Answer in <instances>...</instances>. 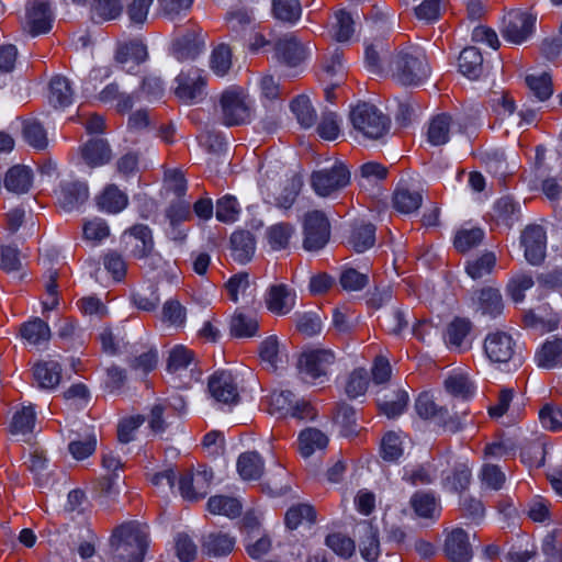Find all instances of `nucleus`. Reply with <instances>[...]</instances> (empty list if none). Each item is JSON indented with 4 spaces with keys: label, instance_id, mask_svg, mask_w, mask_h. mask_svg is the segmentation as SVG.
Wrapping results in <instances>:
<instances>
[{
    "label": "nucleus",
    "instance_id": "nucleus-1",
    "mask_svg": "<svg viewBox=\"0 0 562 562\" xmlns=\"http://www.w3.org/2000/svg\"><path fill=\"white\" fill-rule=\"evenodd\" d=\"M386 75L402 86H419L430 75L427 56L418 46L395 50L387 60Z\"/></svg>",
    "mask_w": 562,
    "mask_h": 562
},
{
    "label": "nucleus",
    "instance_id": "nucleus-2",
    "mask_svg": "<svg viewBox=\"0 0 562 562\" xmlns=\"http://www.w3.org/2000/svg\"><path fill=\"white\" fill-rule=\"evenodd\" d=\"M148 547V527L139 522H126L111 537L113 562H144Z\"/></svg>",
    "mask_w": 562,
    "mask_h": 562
},
{
    "label": "nucleus",
    "instance_id": "nucleus-3",
    "mask_svg": "<svg viewBox=\"0 0 562 562\" xmlns=\"http://www.w3.org/2000/svg\"><path fill=\"white\" fill-rule=\"evenodd\" d=\"M122 244L126 251L136 259H144L145 265L157 269L168 266L170 280L177 279V269L170 267L161 255L155 250L153 231L145 224H136L124 231L121 236Z\"/></svg>",
    "mask_w": 562,
    "mask_h": 562
},
{
    "label": "nucleus",
    "instance_id": "nucleus-4",
    "mask_svg": "<svg viewBox=\"0 0 562 562\" xmlns=\"http://www.w3.org/2000/svg\"><path fill=\"white\" fill-rule=\"evenodd\" d=\"M349 116L353 128L367 138L379 139L389 132V117L373 104L359 103Z\"/></svg>",
    "mask_w": 562,
    "mask_h": 562
},
{
    "label": "nucleus",
    "instance_id": "nucleus-5",
    "mask_svg": "<svg viewBox=\"0 0 562 562\" xmlns=\"http://www.w3.org/2000/svg\"><path fill=\"white\" fill-rule=\"evenodd\" d=\"M336 357L329 349H312L301 353L297 360L300 378L306 383H324Z\"/></svg>",
    "mask_w": 562,
    "mask_h": 562
},
{
    "label": "nucleus",
    "instance_id": "nucleus-6",
    "mask_svg": "<svg viewBox=\"0 0 562 562\" xmlns=\"http://www.w3.org/2000/svg\"><path fill=\"white\" fill-rule=\"evenodd\" d=\"M266 403L271 415L296 419H313L315 417L313 406L304 400L295 398V395L289 390L271 392L267 396Z\"/></svg>",
    "mask_w": 562,
    "mask_h": 562
},
{
    "label": "nucleus",
    "instance_id": "nucleus-7",
    "mask_svg": "<svg viewBox=\"0 0 562 562\" xmlns=\"http://www.w3.org/2000/svg\"><path fill=\"white\" fill-rule=\"evenodd\" d=\"M222 121L226 126L248 123L251 117V105L244 90L238 87L226 89L220 99Z\"/></svg>",
    "mask_w": 562,
    "mask_h": 562
},
{
    "label": "nucleus",
    "instance_id": "nucleus-8",
    "mask_svg": "<svg viewBox=\"0 0 562 562\" xmlns=\"http://www.w3.org/2000/svg\"><path fill=\"white\" fill-rule=\"evenodd\" d=\"M350 181V172L347 167L336 161L330 168L316 170L311 176V186L319 196L330 194L344 189Z\"/></svg>",
    "mask_w": 562,
    "mask_h": 562
},
{
    "label": "nucleus",
    "instance_id": "nucleus-9",
    "mask_svg": "<svg viewBox=\"0 0 562 562\" xmlns=\"http://www.w3.org/2000/svg\"><path fill=\"white\" fill-rule=\"evenodd\" d=\"M175 82V94L183 103H196L205 95L206 75L199 68L181 70Z\"/></svg>",
    "mask_w": 562,
    "mask_h": 562
},
{
    "label": "nucleus",
    "instance_id": "nucleus-10",
    "mask_svg": "<svg viewBox=\"0 0 562 562\" xmlns=\"http://www.w3.org/2000/svg\"><path fill=\"white\" fill-rule=\"evenodd\" d=\"M53 20V12L47 0H31L26 4L22 29L30 35L37 36L50 31Z\"/></svg>",
    "mask_w": 562,
    "mask_h": 562
},
{
    "label": "nucleus",
    "instance_id": "nucleus-11",
    "mask_svg": "<svg viewBox=\"0 0 562 562\" xmlns=\"http://www.w3.org/2000/svg\"><path fill=\"white\" fill-rule=\"evenodd\" d=\"M536 15L526 11H512L504 19L503 37L514 44L524 43L535 31Z\"/></svg>",
    "mask_w": 562,
    "mask_h": 562
},
{
    "label": "nucleus",
    "instance_id": "nucleus-12",
    "mask_svg": "<svg viewBox=\"0 0 562 562\" xmlns=\"http://www.w3.org/2000/svg\"><path fill=\"white\" fill-rule=\"evenodd\" d=\"M212 470L205 467L199 468L195 472H186L179 477V493L190 502L203 498L213 482Z\"/></svg>",
    "mask_w": 562,
    "mask_h": 562
},
{
    "label": "nucleus",
    "instance_id": "nucleus-13",
    "mask_svg": "<svg viewBox=\"0 0 562 562\" xmlns=\"http://www.w3.org/2000/svg\"><path fill=\"white\" fill-rule=\"evenodd\" d=\"M304 241L306 250H319L329 239V223L324 213L312 211L304 218Z\"/></svg>",
    "mask_w": 562,
    "mask_h": 562
},
{
    "label": "nucleus",
    "instance_id": "nucleus-14",
    "mask_svg": "<svg viewBox=\"0 0 562 562\" xmlns=\"http://www.w3.org/2000/svg\"><path fill=\"white\" fill-rule=\"evenodd\" d=\"M525 258L531 265H539L546 257L547 233L541 225H529L520 237Z\"/></svg>",
    "mask_w": 562,
    "mask_h": 562
},
{
    "label": "nucleus",
    "instance_id": "nucleus-15",
    "mask_svg": "<svg viewBox=\"0 0 562 562\" xmlns=\"http://www.w3.org/2000/svg\"><path fill=\"white\" fill-rule=\"evenodd\" d=\"M207 389L211 396L218 403L232 405L239 400L237 383L231 372L213 373L209 379Z\"/></svg>",
    "mask_w": 562,
    "mask_h": 562
},
{
    "label": "nucleus",
    "instance_id": "nucleus-16",
    "mask_svg": "<svg viewBox=\"0 0 562 562\" xmlns=\"http://www.w3.org/2000/svg\"><path fill=\"white\" fill-rule=\"evenodd\" d=\"M515 348L513 337L505 331L490 333L484 340V351L492 362H508L515 355Z\"/></svg>",
    "mask_w": 562,
    "mask_h": 562
},
{
    "label": "nucleus",
    "instance_id": "nucleus-17",
    "mask_svg": "<svg viewBox=\"0 0 562 562\" xmlns=\"http://www.w3.org/2000/svg\"><path fill=\"white\" fill-rule=\"evenodd\" d=\"M274 50L277 58L289 67L299 66L310 53L308 46L301 43L294 34L280 37L274 45Z\"/></svg>",
    "mask_w": 562,
    "mask_h": 562
},
{
    "label": "nucleus",
    "instance_id": "nucleus-18",
    "mask_svg": "<svg viewBox=\"0 0 562 562\" xmlns=\"http://www.w3.org/2000/svg\"><path fill=\"white\" fill-rule=\"evenodd\" d=\"M148 58L146 45L139 40H132L120 43L115 52V61L126 72H134L135 69Z\"/></svg>",
    "mask_w": 562,
    "mask_h": 562
},
{
    "label": "nucleus",
    "instance_id": "nucleus-19",
    "mask_svg": "<svg viewBox=\"0 0 562 562\" xmlns=\"http://www.w3.org/2000/svg\"><path fill=\"white\" fill-rule=\"evenodd\" d=\"M443 552L450 562H470L472 548L468 533L461 528L446 531Z\"/></svg>",
    "mask_w": 562,
    "mask_h": 562
},
{
    "label": "nucleus",
    "instance_id": "nucleus-20",
    "mask_svg": "<svg viewBox=\"0 0 562 562\" xmlns=\"http://www.w3.org/2000/svg\"><path fill=\"white\" fill-rule=\"evenodd\" d=\"M246 532L245 547L248 555L252 559H260L271 548V540L261 535L259 522L256 518L246 517L244 521Z\"/></svg>",
    "mask_w": 562,
    "mask_h": 562
},
{
    "label": "nucleus",
    "instance_id": "nucleus-21",
    "mask_svg": "<svg viewBox=\"0 0 562 562\" xmlns=\"http://www.w3.org/2000/svg\"><path fill=\"white\" fill-rule=\"evenodd\" d=\"M295 299V292L285 284H273L268 289L266 305L276 315H286L293 310Z\"/></svg>",
    "mask_w": 562,
    "mask_h": 562
},
{
    "label": "nucleus",
    "instance_id": "nucleus-22",
    "mask_svg": "<svg viewBox=\"0 0 562 562\" xmlns=\"http://www.w3.org/2000/svg\"><path fill=\"white\" fill-rule=\"evenodd\" d=\"M415 409L419 417L424 419H434L451 431H458L461 428L460 423H454L453 420L448 423V411L443 407H438L428 393H423L417 397L415 402Z\"/></svg>",
    "mask_w": 562,
    "mask_h": 562
},
{
    "label": "nucleus",
    "instance_id": "nucleus-23",
    "mask_svg": "<svg viewBox=\"0 0 562 562\" xmlns=\"http://www.w3.org/2000/svg\"><path fill=\"white\" fill-rule=\"evenodd\" d=\"M89 198L86 182L65 181L58 191V203L66 212H71L82 205Z\"/></svg>",
    "mask_w": 562,
    "mask_h": 562
},
{
    "label": "nucleus",
    "instance_id": "nucleus-24",
    "mask_svg": "<svg viewBox=\"0 0 562 562\" xmlns=\"http://www.w3.org/2000/svg\"><path fill=\"white\" fill-rule=\"evenodd\" d=\"M458 125L461 130L462 125L456 122L453 117L447 113L434 116L428 124L427 142L432 146H441L449 142L453 127Z\"/></svg>",
    "mask_w": 562,
    "mask_h": 562
},
{
    "label": "nucleus",
    "instance_id": "nucleus-25",
    "mask_svg": "<svg viewBox=\"0 0 562 562\" xmlns=\"http://www.w3.org/2000/svg\"><path fill=\"white\" fill-rule=\"evenodd\" d=\"M536 364L546 370L562 367V337L548 338L535 353Z\"/></svg>",
    "mask_w": 562,
    "mask_h": 562
},
{
    "label": "nucleus",
    "instance_id": "nucleus-26",
    "mask_svg": "<svg viewBox=\"0 0 562 562\" xmlns=\"http://www.w3.org/2000/svg\"><path fill=\"white\" fill-rule=\"evenodd\" d=\"M204 46L201 30L190 31L183 36L177 38L172 44L173 56L179 61L195 58Z\"/></svg>",
    "mask_w": 562,
    "mask_h": 562
},
{
    "label": "nucleus",
    "instance_id": "nucleus-27",
    "mask_svg": "<svg viewBox=\"0 0 562 562\" xmlns=\"http://www.w3.org/2000/svg\"><path fill=\"white\" fill-rule=\"evenodd\" d=\"M259 333V319L252 313L237 308L229 319V334L234 338H252Z\"/></svg>",
    "mask_w": 562,
    "mask_h": 562
},
{
    "label": "nucleus",
    "instance_id": "nucleus-28",
    "mask_svg": "<svg viewBox=\"0 0 562 562\" xmlns=\"http://www.w3.org/2000/svg\"><path fill=\"white\" fill-rule=\"evenodd\" d=\"M236 539L223 531L210 532L202 542V552L210 558L228 555L235 547Z\"/></svg>",
    "mask_w": 562,
    "mask_h": 562
},
{
    "label": "nucleus",
    "instance_id": "nucleus-29",
    "mask_svg": "<svg viewBox=\"0 0 562 562\" xmlns=\"http://www.w3.org/2000/svg\"><path fill=\"white\" fill-rule=\"evenodd\" d=\"M387 53L389 44L384 40H375L368 44L364 49V63L369 71L374 75H386Z\"/></svg>",
    "mask_w": 562,
    "mask_h": 562
},
{
    "label": "nucleus",
    "instance_id": "nucleus-30",
    "mask_svg": "<svg viewBox=\"0 0 562 562\" xmlns=\"http://www.w3.org/2000/svg\"><path fill=\"white\" fill-rule=\"evenodd\" d=\"M471 328L472 324L469 319L461 317L454 318L447 327V345L461 352L468 350L471 346L468 339Z\"/></svg>",
    "mask_w": 562,
    "mask_h": 562
},
{
    "label": "nucleus",
    "instance_id": "nucleus-31",
    "mask_svg": "<svg viewBox=\"0 0 562 562\" xmlns=\"http://www.w3.org/2000/svg\"><path fill=\"white\" fill-rule=\"evenodd\" d=\"M504 311L503 297L498 289L483 288L477 295L476 312L490 318L498 317Z\"/></svg>",
    "mask_w": 562,
    "mask_h": 562
},
{
    "label": "nucleus",
    "instance_id": "nucleus-32",
    "mask_svg": "<svg viewBox=\"0 0 562 562\" xmlns=\"http://www.w3.org/2000/svg\"><path fill=\"white\" fill-rule=\"evenodd\" d=\"M97 204L105 213L117 214L127 206L128 196L115 184H109L97 196Z\"/></svg>",
    "mask_w": 562,
    "mask_h": 562
},
{
    "label": "nucleus",
    "instance_id": "nucleus-33",
    "mask_svg": "<svg viewBox=\"0 0 562 562\" xmlns=\"http://www.w3.org/2000/svg\"><path fill=\"white\" fill-rule=\"evenodd\" d=\"M81 157L91 167H100L108 164L112 158V151L104 139H90L81 147Z\"/></svg>",
    "mask_w": 562,
    "mask_h": 562
},
{
    "label": "nucleus",
    "instance_id": "nucleus-34",
    "mask_svg": "<svg viewBox=\"0 0 562 562\" xmlns=\"http://www.w3.org/2000/svg\"><path fill=\"white\" fill-rule=\"evenodd\" d=\"M255 239L249 232L238 231L231 236V256L239 262H248L255 254Z\"/></svg>",
    "mask_w": 562,
    "mask_h": 562
},
{
    "label": "nucleus",
    "instance_id": "nucleus-35",
    "mask_svg": "<svg viewBox=\"0 0 562 562\" xmlns=\"http://www.w3.org/2000/svg\"><path fill=\"white\" fill-rule=\"evenodd\" d=\"M61 368L57 361L38 362L33 368V376L38 387L52 390L60 382Z\"/></svg>",
    "mask_w": 562,
    "mask_h": 562
},
{
    "label": "nucleus",
    "instance_id": "nucleus-36",
    "mask_svg": "<svg viewBox=\"0 0 562 562\" xmlns=\"http://www.w3.org/2000/svg\"><path fill=\"white\" fill-rule=\"evenodd\" d=\"M327 445V435L317 428H306L300 432L299 449L304 458H308L317 451L325 450Z\"/></svg>",
    "mask_w": 562,
    "mask_h": 562
},
{
    "label": "nucleus",
    "instance_id": "nucleus-37",
    "mask_svg": "<svg viewBox=\"0 0 562 562\" xmlns=\"http://www.w3.org/2000/svg\"><path fill=\"white\" fill-rule=\"evenodd\" d=\"M35 422L34 407L32 405L23 406L13 414L10 431L14 436H21L23 440H29L33 434Z\"/></svg>",
    "mask_w": 562,
    "mask_h": 562
},
{
    "label": "nucleus",
    "instance_id": "nucleus-38",
    "mask_svg": "<svg viewBox=\"0 0 562 562\" xmlns=\"http://www.w3.org/2000/svg\"><path fill=\"white\" fill-rule=\"evenodd\" d=\"M225 288L229 299L234 303H238L239 300L249 303L255 297V288L250 283L249 276L247 273H237L233 276L226 282Z\"/></svg>",
    "mask_w": 562,
    "mask_h": 562
},
{
    "label": "nucleus",
    "instance_id": "nucleus-39",
    "mask_svg": "<svg viewBox=\"0 0 562 562\" xmlns=\"http://www.w3.org/2000/svg\"><path fill=\"white\" fill-rule=\"evenodd\" d=\"M21 337L30 346H41L50 338V329L47 323L41 318H34L24 323L20 328Z\"/></svg>",
    "mask_w": 562,
    "mask_h": 562
},
{
    "label": "nucleus",
    "instance_id": "nucleus-40",
    "mask_svg": "<svg viewBox=\"0 0 562 562\" xmlns=\"http://www.w3.org/2000/svg\"><path fill=\"white\" fill-rule=\"evenodd\" d=\"M3 183L10 192L25 193L32 186V171L25 166H13L5 173Z\"/></svg>",
    "mask_w": 562,
    "mask_h": 562
},
{
    "label": "nucleus",
    "instance_id": "nucleus-41",
    "mask_svg": "<svg viewBox=\"0 0 562 562\" xmlns=\"http://www.w3.org/2000/svg\"><path fill=\"white\" fill-rule=\"evenodd\" d=\"M265 470L262 458L255 451L245 452L237 460V471L245 481L258 480Z\"/></svg>",
    "mask_w": 562,
    "mask_h": 562
},
{
    "label": "nucleus",
    "instance_id": "nucleus-42",
    "mask_svg": "<svg viewBox=\"0 0 562 562\" xmlns=\"http://www.w3.org/2000/svg\"><path fill=\"white\" fill-rule=\"evenodd\" d=\"M72 89L69 80L63 76H55L49 82L48 101L54 108H65L72 102Z\"/></svg>",
    "mask_w": 562,
    "mask_h": 562
},
{
    "label": "nucleus",
    "instance_id": "nucleus-43",
    "mask_svg": "<svg viewBox=\"0 0 562 562\" xmlns=\"http://www.w3.org/2000/svg\"><path fill=\"white\" fill-rule=\"evenodd\" d=\"M359 550L367 562H375L380 555L378 530L370 524L361 526Z\"/></svg>",
    "mask_w": 562,
    "mask_h": 562
},
{
    "label": "nucleus",
    "instance_id": "nucleus-44",
    "mask_svg": "<svg viewBox=\"0 0 562 562\" xmlns=\"http://www.w3.org/2000/svg\"><path fill=\"white\" fill-rule=\"evenodd\" d=\"M445 387L452 396L462 400H469L474 396L476 389L471 379L461 371L450 374L445 381Z\"/></svg>",
    "mask_w": 562,
    "mask_h": 562
},
{
    "label": "nucleus",
    "instance_id": "nucleus-45",
    "mask_svg": "<svg viewBox=\"0 0 562 562\" xmlns=\"http://www.w3.org/2000/svg\"><path fill=\"white\" fill-rule=\"evenodd\" d=\"M415 514L420 518L437 519L440 515L438 499L430 493L417 492L411 498Z\"/></svg>",
    "mask_w": 562,
    "mask_h": 562
},
{
    "label": "nucleus",
    "instance_id": "nucleus-46",
    "mask_svg": "<svg viewBox=\"0 0 562 562\" xmlns=\"http://www.w3.org/2000/svg\"><path fill=\"white\" fill-rule=\"evenodd\" d=\"M459 69L470 79H477L483 71V57L475 47L464 48L459 56Z\"/></svg>",
    "mask_w": 562,
    "mask_h": 562
},
{
    "label": "nucleus",
    "instance_id": "nucleus-47",
    "mask_svg": "<svg viewBox=\"0 0 562 562\" xmlns=\"http://www.w3.org/2000/svg\"><path fill=\"white\" fill-rule=\"evenodd\" d=\"M423 203V196L419 191L408 188H397L393 195V206L402 214H412L416 212Z\"/></svg>",
    "mask_w": 562,
    "mask_h": 562
},
{
    "label": "nucleus",
    "instance_id": "nucleus-48",
    "mask_svg": "<svg viewBox=\"0 0 562 562\" xmlns=\"http://www.w3.org/2000/svg\"><path fill=\"white\" fill-rule=\"evenodd\" d=\"M484 239V231L475 226H462L454 235L453 246L459 252H468Z\"/></svg>",
    "mask_w": 562,
    "mask_h": 562
},
{
    "label": "nucleus",
    "instance_id": "nucleus-49",
    "mask_svg": "<svg viewBox=\"0 0 562 562\" xmlns=\"http://www.w3.org/2000/svg\"><path fill=\"white\" fill-rule=\"evenodd\" d=\"M496 256L492 251H485L481 256L469 259L465 263V271L473 280L490 276L496 266Z\"/></svg>",
    "mask_w": 562,
    "mask_h": 562
},
{
    "label": "nucleus",
    "instance_id": "nucleus-50",
    "mask_svg": "<svg viewBox=\"0 0 562 562\" xmlns=\"http://www.w3.org/2000/svg\"><path fill=\"white\" fill-rule=\"evenodd\" d=\"M195 364V356L192 350L183 345H177L169 351L167 370L170 373L181 374L182 371Z\"/></svg>",
    "mask_w": 562,
    "mask_h": 562
},
{
    "label": "nucleus",
    "instance_id": "nucleus-51",
    "mask_svg": "<svg viewBox=\"0 0 562 562\" xmlns=\"http://www.w3.org/2000/svg\"><path fill=\"white\" fill-rule=\"evenodd\" d=\"M227 29L236 36L241 35L254 23L252 12L245 7L232 8L225 15Z\"/></svg>",
    "mask_w": 562,
    "mask_h": 562
},
{
    "label": "nucleus",
    "instance_id": "nucleus-52",
    "mask_svg": "<svg viewBox=\"0 0 562 562\" xmlns=\"http://www.w3.org/2000/svg\"><path fill=\"white\" fill-rule=\"evenodd\" d=\"M375 241V227L370 223H360L353 226L349 237V245L357 251L363 252L371 248Z\"/></svg>",
    "mask_w": 562,
    "mask_h": 562
},
{
    "label": "nucleus",
    "instance_id": "nucleus-53",
    "mask_svg": "<svg viewBox=\"0 0 562 562\" xmlns=\"http://www.w3.org/2000/svg\"><path fill=\"white\" fill-rule=\"evenodd\" d=\"M271 11L274 19L294 24L302 15L300 0H272Z\"/></svg>",
    "mask_w": 562,
    "mask_h": 562
},
{
    "label": "nucleus",
    "instance_id": "nucleus-54",
    "mask_svg": "<svg viewBox=\"0 0 562 562\" xmlns=\"http://www.w3.org/2000/svg\"><path fill=\"white\" fill-rule=\"evenodd\" d=\"M207 510L214 515L234 518L240 514L241 505L239 501L234 497L215 495L207 501Z\"/></svg>",
    "mask_w": 562,
    "mask_h": 562
},
{
    "label": "nucleus",
    "instance_id": "nucleus-55",
    "mask_svg": "<svg viewBox=\"0 0 562 562\" xmlns=\"http://www.w3.org/2000/svg\"><path fill=\"white\" fill-rule=\"evenodd\" d=\"M407 403V392L398 389L391 396L385 394L382 400H379V408L389 418H394L405 411Z\"/></svg>",
    "mask_w": 562,
    "mask_h": 562
},
{
    "label": "nucleus",
    "instance_id": "nucleus-56",
    "mask_svg": "<svg viewBox=\"0 0 562 562\" xmlns=\"http://www.w3.org/2000/svg\"><path fill=\"white\" fill-rule=\"evenodd\" d=\"M411 2L417 20L425 23H435L440 19L442 0H411Z\"/></svg>",
    "mask_w": 562,
    "mask_h": 562
},
{
    "label": "nucleus",
    "instance_id": "nucleus-57",
    "mask_svg": "<svg viewBox=\"0 0 562 562\" xmlns=\"http://www.w3.org/2000/svg\"><path fill=\"white\" fill-rule=\"evenodd\" d=\"M120 0H92L90 14L95 22L114 20L122 13Z\"/></svg>",
    "mask_w": 562,
    "mask_h": 562
},
{
    "label": "nucleus",
    "instance_id": "nucleus-58",
    "mask_svg": "<svg viewBox=\"0 0 562 562\" xmlns=\"http://www.w3.org/2000/svg\"><path fill=\"white\" fill-rule=\"evenodd\" d=\"M324 80H328V87H339L345 76L341 53L335 50L323 61Z\"/></svg>",
    "mask_w": 562,
    "mask_h": 562
},
{
    "label": "nucleus",
    "instance_id": "nucleus-59",
    "mask_svg": "<svg viewBox=\"0 0 562 562\" xmlns=\"http://www.w3.org/2000/svg\"><path fill=\"white\" fill-rule=\"evenodd\" d=\"M291 111L295 115L300 125L310 128L315 124L316 112L306 95H299L291 102Z\"/></svg>",
    "mask_w": 562,
    "mask_h": 562
},
{
    "label": "nucleus",
    "instance_id": "nucleus-60",
    "mask_svg": "<svg viewBox=\"0 0 562 562\" xmlns=\"http://www.w3.org/2000/svg\"><path fill=\"white\" fill-rule=\"evenodd\" d=\"M526 85L539 101H546L552 95V79L546 71L528 75Z\"/></svg>",
    "mask_w": 562,
    "mask_h": 562
},
{
    "label": "nucleus",
    "instance_id": "nucleus-61",
    "mask_svg": "<svg viewBox=\"0 0 562 562\" xmlns=\"http://www.w3.org/2000/svg\"><path fill=\"white\" fill-rule=\"evenodd\" d=\"M295 229L289 223H278L267 229V239L273 250L285 249Z\"/></svg>",
    "mask_w": 562,
    "mask_h": 562
},
{
    "label": "nucleus",
    "instance_id": "nucleus-62",
    "mask_svg": "<svg viewBox=\"0 0 562 562\" xmlns=\"http://www.w3.org/2000/svg\"><path fill=\"white\" fill-rule=\"evenodd\" d=\"M495 216L499 223L507 227H512L518 221L520 215V206L509 196L501 198L495 203Z\"/></svg>",
    "mask_w": 562,
    "mask_h": 562
},
{
    "label": "nucleus",
    "instance_id": "nucleus-63",
    "mask_svg": "<svg viewBox=\"0 0 562 562\" xmlns=\"http://www.w3.org/2000/svg\"><path fill=\"white\" fill-rule=\"evenodd\" d=\"M539 422L546 430L558 432L562 430V408L553 403H546L538 413Z\"/></svg>",
    "mask_w": 562,
    "mask_h": 562
},
{
    "label": "nucleus",
    "instance_id": "nucleus-64",
    "mask_svg": "<svg viewBox=\"0 0 562 562\" xmlns=\"http://www.w3.org/2000/svg\"><path fill=\"white\" fill-rule=\"evenodd\" d=\"M358 183L362 189H368L386 178L387 169L379 162L369 161L359 170Z\"/></svg>",
    "mask_w": 562,
    "mask_h": 562
}]
</instances>
